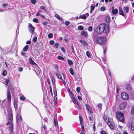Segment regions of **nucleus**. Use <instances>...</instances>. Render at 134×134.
<instances>
[{
    "instance_id": "f257e3e1",
    "label": "nucleus",
    "mask_w": 134,
    "mask_h": 134,
    "mask_svg": "<svg viewBox=\"0 0 134 134\" xmlns=\"http://www.w3.org/2000/svg\"><path fill=\"white\" fill-rule=\"evenodd\" d=\"M105 29V26L103 24H100L96 28H94L95 33L100 34L103 32Z\"/></svg>"
},
{
    "instance_id": "f03ea898",
    "label": "nucleus",
    "mask_w": 134,
    "mask_h": 134,
    "mask_svg": "<svg viewBox=\"0 0 134 134\" xmlns=\"http://www.w3.org/2000/svg\"><path fill=\"white\" fill-rule=\"evenodd\" d=\"M104 119L105 121L107 122L109 126L111 129H113L114 128L113 126L114 123L113 119L111 118H109L106 115L104 116Z\"/></svg>"
},
{
    "instance_id": "7ed1b4c3",
    "label": "nucleus",
    "mask_w": 134,
    "mask_h": 134,
    "mask_svg": "<svg viewBox=\"0 0 134 134\" xmlns=\"http://www.w3.org/2000/svg\"><path fill=\"white\" fill-rule=\"evenodd\" d=\"M97 35H95L94 37L95 40H97V42L100 44H104L105 43L106 38L105 37H99L97 38Z\"/></svg>"
},
{
    "instance_id": "20e7f679",
    "label": "nucleus",
    "mask_w": 134,
    "mask_h": 134,
    "mask_svg": "<svg viewBox=\"0 0 134 134\" xmlns=\"http://www.w3.org/2000/svg\"><path fill=\"white\" fill-rule=\"evenodd\" d=\"M116 114L118 120L122 122L124 121V116L123 113L117 111L116 112Z\"/></svg>"
},
{
    "instance_id": "39448f33",
    "label": "nucleus",
    "mask_w": 134,
    "mask_h": 134,
    "mask_svg": "<svg viewBox=\"0 0 134 134\" xmlns=\"http://www.w3.org/2000/svg\"><path fill=\"white\" fill-rule=\"evenodd\" d=\"M8 119L10 121V122H12L13 119V115L12 114V110L10 108H9L8 110Z\"/></svg>"
},
{
    "instance_id": "423d86ee",
    "label": "nucleus",
    "mask_w": 134,
    "mask_h": 134,
    "mask_svg": "<svg viewBox=\"0 0 134 134\" xmlns=\"http://www.w3.org/2000/svg\"><path fill=\"white\" fill-rule=\"evenodd\" d=\"M121 96L122 99L124 100H127L129 98L128 94L125 92H123L121 93Z\"/></svg>"
},
{
    "instance_id": "0eeeda50",
    "label": "nucleus",
    "mask_w": 134,
    "mask_h": 134,
    "mask_svg": "<svg viewBox=\"0 0 134 134\" xmlns=\"http://www.w3.org/2000/svg\"><path fill=\"white\" fill-rule=\"evenodd\" d=\"M126 103L124 102L121 104L119 105V108L121 110H124L126 105Z\"/></svg>"
},
{
    "instance_id": "6e6552de",
    "label": "nucleus",
    "mask_w": 134,
    "mask_h": 134,
    "mask_svg": "<svg viewBox=\"0 0 134 134\" xmlns=\"http://www.w3.org/2000/svg\"><path fill=\"white\" fill-rule=\"evenodd\" d=\"M7 94V97L8 101L10 103L11 99V96L9 90H8Z\"/></svg>"
},
{
    "instance_id": "1a4fd4ad",
    "label": "nucleus",
    "mask_w": 134,
    "mask_h": 134,
    "mask_svg": "<svg viewBox=\"0 0 134 134\" xmlns=\"http://www.w3.org/2000/svg\"><path fill=\"white\" fill-rule=\"evenodd\" d=\"M29 31L30 32H31L32 33H33L34 31V27L32 26V25L31 24H29Z\"/></svg>"
},
{
    "instance_id": "9d476101",
    "label": "nucleus",
    "mask_w": 134,
    "mask_h": 134,
    "mask_svg": "<svg viewBox=\"0 0 134 134\" xmlns=\"http://www.w3.org/2000/svg\"><path fill=\"white\" fill-rule=\"evenodd\" d=\"M9 125V129L10 130V131H12L13 129V125L12 122H10L9 121L7 123V125Z\"/></svg>"
},
{
    "instance_id": "9b49d317",
    "label": "nucleus",
    "mask_w": 134,
    "mask_h": 134,
    "mask_svg": "<svg viewBox=\"0 0 134 134\" xmlns=\"http://www.w3.org/2000/svg\"><path fill=\"white\" fill-rule=\"evenodd\" d=\"M112 13L113 14V15H116L117 14L118 12V10L117 9H114L113 7H112Z\"/></svg>"
},
{
    "instance_id": "f8f14e48",
    "label": "nucleus",
    "mask_w": 134,
    "mask_h": 134,
    "mask_svg": "<svg viewBox=\"0 0 134 134\" xmlns=\"http://www.w3.org/2000/svg\"><path fill=\"white\" fill-rule=\"evenodd\" d=\"M10 82V79L9 78H8L5 79V82L4 84H5V85L7 86L8 84Z\"/></svg>"
},
{
    "instance_id": "ddd939ff",
    "label": "nucleus",
    "mask_w": 134,
    "mask_h": 134,
    "mask_svg": "<svg viewBox=\"0 0 134 134\" xmlns=\"http://www.w3.org/2000/svg\"><path fill=\"white\" fill-rule=\"evenodd\" d=\"M86 108L87 110L90 113H91V110H92L91 108L90 107L88 104H86Z\"/></svg>"
},
{
    "instance_id": "4468645a",
    "label": "nucleus",
    "mask_w": 134,
    "mask_h": 134,
    "mask_svg": "<svg viewBox=\"0 0 134 134\" xmlns=\"http://www.w3.org/2000/svg\"><path fill=\"white\" fill-rule=\"evenodd\" d=\"M71 99L72 100L73 102L75 104H78V102L76 99L74 97H71Z\"/></svg>"
},
{
    "instance_id": "2eb2a0df",
    "label": "nucleus",
    "mask_w": 134,
    "mask_h": 134,
    "mask_svg": "<svg viewBox=\"0 0 134 134\" xmlns=\"http://www.w3.org/2000/svg\"><path fill=\"white\" fill-rule=\"evenodd\" d=\"M16 119L17 121H19L21 120V117L19 114H17L16 116Z\"/></svg>"
},
{
    "instance_id": "dca6fc26",
    "label": "nucleus",
    "mask_w": 134,
    "mask_h": 134,
    "mask_svg": "<svg viewBox=\"0 0 134 134\" xmlns=\"http://www.w3.org/2000/svg\"><path fill=\"white\" fill-rule=\"evenodd\" d=\"M119 13L120 14L124 16V14L123 12L122 8L121 7H119Z\"/></svg>"
},
{
    "instance_id": "f3484780",
    "label": "nucleus",
    "mask_w": 134,
    "mask_h": 134,
    "mask_svg": "<svg viewBox=\"0 0 134 134\" xmlns=\"http://www.w3.org/2000/svg\"><path fill=\"white\" fill-rule=\"evenodd\" d=\"M29 62L30 63L34 65L36 63L33 61L31 58L30 57L29 58Z\"/></svg>"
},
{
    "instance_id": "a211bd4d",
    "label": "nucleus",
    "mask_w": 134,
    "mask_h": 134,
    "mask_svg": "<svg viewBox=\"0 0 134 134\" xmlns=\"http://www.w3.org/2000/svg\"><path fill=\"white\" fill-rule=\"evenodd\" d=\"M80 42L83 45L86 46L87 45V44L86 42L84 40H80Z\"/></svg>"
},
{
    "instance_id": "6ab92c4d",
    "label": "nucleus",
    "mask_w": 134,
    "mask_h": 134,
    "mask_svg": "<svg viewBox=\"0 0 134 134\" xmlns=\"http://www.w3.org/2000/svg\"><path fill=\"white\" fill-rule=\"evenodd\" d=\"M129 8L127 7H124L123 8V10L126 13H127L129 12Z\"/></svg>"
},
{
    "instance_id": "aec40b11",
    "label": "nucleus",
    "mask_w": 134,
    "mask_h": 134,
    "mask_svg": "<svg viewBox=\"0 0 134 134\" xmlns=\"http://www.w3.org/2000/svg\"><path fill=\"white\" fill-rule=\"evenodd\" d=\"M54 123L55 125H56L57 127H58V124L57 119L54 118Z\"/></svg>"
},
{
    "instance_id": "412c9836",
    "label": "nucleus",
    "mask_w": 134,
    "mask_h": 134,
    "mask_svg": "<svg viewBox=\"0 0 134 134\" xmlns=\"http://www.w3.org/2000/svg\"><path fill=\"white\" fill-rule=\"evenodd\" d=\"M81 34V35H85V36H87V32L84 31H82Z\"/></svg>"
},
{
    "instance_id": "4be33fe9",
    "label": "nucleus",
    "mask_w": 134,
    "mask_h": 134,
    "mask_svg": "<svg viewBox=\"0 0 134 134\" xmlns=\"http://www.w3.org/2000/svg\"><path fill=\"white\" fill-rule=\"evenodd\" d=\"M80 121V123L81 125H82L83 124V119L82 118V117L81 116H79Z\"/></svg>"
},
{
    "instance_id": "5701e85b",
    "label": "nucleus",
    "mask_w": 134,
    "mask_h": 134,
    "mask_svg": "<svg viewBox=\"0 0 134 134\" xmlns=\"http://www.w3.org/2000/svg\"><path fill=\"white\" fill-rule=\"evenodd\" d=\"M56 76L59 79H62V77L60 74L59 73H57L56 74Z\"/></svg>"
},
{
    "instance_id": "b1692460",
    "label": "nucleus",
    "mask_w": 134,
    "mask_h": 134,
    "mask_svg": "<svg viewBox=\"0 0 134 134\" xmlns=\"http://www.w3.org/2000/svg\"><path fill=\"white\" fill-rule=\"evenodd\" d=\"M131 127L132 130L134 131V122H132L131 124Z\"/></svg>"
},
{
    "instance_id": "393cba45",
    "label": "nucleus",
    "mask_w": 134,
    "mask_h": 134,
    "mask_svg": "<svg viewBox=\"0 0 134 134\" xmlns=\"http://www.w3.org/2000/svg\"><path fill=\"white\" fill-rule=\"evenodd\" d=\"M110 19L109 16H107L106 18V21L107 23H109L110 21Z\"/></svg>"
},
{
    "instance_id": "a878e982",
    "label": "nucleus",
    "mask_w": 134,
    "mask_h": 134,
    "mask_svg": "<svg viewBox=\"0 0 134 134\" xmlns=\"http://www.w3.org/2000/svg\"><path fill=\"white\" fill-rule=\"evenodd\" d=\"M55 17L59 19L60 20L62 21V18L60 17L58 14H56L55 15Z\"/></svg>"
},
{
    "instance_id": "bb28decb",
    "label": "nucleus",
    "mask_w": 134,
    "mask_h": 134,
    "mask_svg": "<svg viewBox=\"0 0 134 134\" xmlns=\"http://www.w3.org/2000/svg\"><path fill=\"white\" fill-rule=\"evenodd\" d=\"M28 46L27 45H26L23 48V51H26L28 48Z\"/></svg>"
},
{
    "instance_id": "cd10ccee",
    "label": "nucleus",
    "mask_w": 134,
    "mask_h": 134,
    "mask_svg": "<svg viewBox=\"0 0 134 134\" xmlns=\"http://www.w3.org/2000/svg\"><path fill=\"white\" fill-rule=\"evenodd\" d=\"M68 63L69 65H71L73 63V62H72V61L71 60L69 59L68 60Z\"/></svg>"
},
{
    "instance_id": "c85d7f7f",
    "label": "nucleus",
    "mask_w": 134,
    "mask_h": 134,
    "mask_svg": "<svg viewBox=\"0 0 134 134\" xmlns=\"http://www.w3.org/2000/svg\"><path fill=\"white\" fill-rule=\"evenodd\" d=\"M7 74V72L5 70H4L2 73V75L4 76H5Z\"/></svg>"
},
{
    "instance_id": "c756f323",
    "label": "nucleus",
    "mask_w": 134,
    "mask_h": 134,
    "mask_svg": "<svg viewBox=\"0 0 134 134\" xmlns=\"http://www.w3.org/2000/svg\"><path fill=\"white\" fill-rule=\"evenodd\" d=\"M131 113L132 114H134V106L132 107Z\"/></svg>"
},
{
    "instance_id": "7c9ffc66",
    "label": "nucleus",
    "mask_w": 134,
    "mask_h": 134,
    "mask_svg": "<svg viewBox=\"0 0 134 134\" xmlns=\"http://www.w3.org/2000/svg\"><path fill=\"white\" fill-rule=\"evenodd\" d=\"M69 71H70V74L72 75H74V72H73V69L72 68H70V69H69Z\"/></svg>"
},
{
    "instance_id": "2f4dec72",
    "label": "nucleus",
    "mask_w": 134,
    "mask_h": 134,
    "mask_svg": "<svg viewBox=\"0 0 134 134\" xmlns=\"http://www.w3.org/2000/svg\"><path fill=\"white\" fill-rule=\"evenodd\" d=\"M95 8V7L94 5H91L90 6L91 10H93Z\"/></svg>"
},
{
    "instance_id": "473e14b6",
    "label": "nucleus",
    "mask_w": 134,
    "mask_h": 134,
    "mask_svg": "<svg viewBox=\"0 0 134 134\" xmlns=\"http://www.w3.org/2000/svg\"><path fill=\"white\" fill-rule=\"evenodd\" d=\"M86 54L88 58L91 57V56L89 52L87 51L86 52Z\"/></svg>"
},
{
    "instance_id": "72a5a7b5",
    "label": "nucleus",
    "mask_w": 134,
    "mask_h": 134,
    "mask_svg": "<svg viewBox=\"0 0 134 134\" xmlns=\"http://www.w3.org/2000/svg\"><path fill=\"white\" fill-rule=\"evenodd\" d=\"M71 48L72 52V53L74 54H75V52L74 51L73 46H71Z\"/></svg>"
},
{
    "instance_id": "f704fd0d",
    "label": "nucleus",
    "mask_w": 134,
    "mask_h": 134,
    "mask_svg": "<svg viewBox=\"0 0 134 134\" xmlns=\"http://www.w3.org/2000/svg\"><path fill=\"white\" fill-rule=\"evenodd\" d=\"M78 29L79 30H82L83 29V27L82 26H80L78 27Z\"/></svg>"
},
{
    "instance_id": "c9c22d12",
    "label": "nucleus",
    "mask_w": 134,
    "mask_h": 134,
    "mask_svg": "<svg viewBox=\"0 0 134 134\" xmlns=\"http://www.w3.org/2000/svg\"><path fill=\"white\" fill-rule=\"evenodd\" d=\"M58 59H60L62 60H64V58L62 56H58Z\"/></svg>"
},
{
    "instance_id": "e433bc0d",
    "label": "nucleus",
    "mask_w": 134,
    "mask_h": 134,
    "mask_svg": "<svg viewBox=\"0 0 134 134\" xmlns=\"http://www.w3.org/2000/svg\"><path fill=\"white\" fill-rule=\"evenodd\" d=\"M40 8L41 9H44L45 11H46V9L45 7L43 6H41L40 7Z\"/></svg>"
},
{
    "instance_id": "4c0bfd02",
    "label": "nucleus",
    "mask_w": 134,
    "mask_h": 134,
    "mask_svg": "<svg viewBox=\"0 0 134 134\" xmlns=\"http://www.w3.org/2000/svg\"><path fill=\"white\" fill-rule=\"evenodd\" d=\"M105 8L104 7H102L100 8V10L101 11H103L105 10Z\"/></svg>"
},
{
    "instance_id": "58836bf2",
    "label": "nucleus",
    "mask_w": 134,
    "mask_h": 134,
    "mask_svg": "<svg viewBox=\"0 0 134 134\" xmlns=\"http://www.w3.org/2000/svg\"><path fill=\"white\" fill-rule=\"evenodd\" d=\"M54 95L55 96H57V93L56 90L55 89H54Z\"/></svg>"
},
{
    "instance_id": "ea45409f",
    "label": "nucleus",
    "mask_w": 134,
    "mask_h": 134,
    "mask_svg": "<svg viewBox=\"0 0 134 134\" xmlns=\"http://www.w3.org/2000/svg\"><path fill=\"white\" fill-rule=\"evenodd\" d=\"M53 34L51 33H50L48 35V36L49 38H52L53 37Z\"/></svg>"
},
{
    "instance_id": "a19ab883",
    "label": "nucleus",
    "mask_w": 134,
    "mask_h": 134,
    "mask_svg": "<svg viewBox=\"0 0 134 134\" xmlns=\"http://www.w3.org/2000/svg\"><path fill=\"white\" fill-rule=\"evenodd\" d=\"M33 21L35 23H37L38 21V20L36 18H34L33 19Z\"/></svg>"
},
{
    "instance_id": "79ce46f5",
    "label": "nucleus",
    "mask_w": 134,
    "mask_h": 134,
    "mask_svg": "<svg viewBox=\"0 0 134 134\" xmlns=\"http://www.w3.org/2000/svg\"><path fill=\"white\" fill-rule=\"evenodd\" d=\"M20 99L21 100H24L25 99V98L24 96H21L20 97Z\"/></svg>"
},
{
    "instance_id": "37998d69",
    "label": "nucleus",
    "mask_w": 134,
    "mask_h": 134,
    "mask_svg": "<svg viewBox=\"0 0 134 134\" xmlns=\"http://www.w3.org/2000/svg\"><path fill=\"white\" fill-rule=\"evenodd\" d=\"M88 31H91L92 30V28L91 26H90L88 29Z\"/></svg>"
},
{
    "instance_id": "c03bdc74",
    "label": "nucleus",
    "mask_w": 134,
    "mask_h": 134,
    "mask_svg": "<svg viewBox=\"0 0 134 134\" xmlns=\"http://www.w3.org/2000/svg\"><path fill=\"white\" fill-rule=\"evenodd\" d=\"M33 41L34 42H36L37 41V37H35L33 39Z\"/></svg>"
},
{
    "instance_id": "a18cd8bd",
    "label": "nucleus",
    "mask_w": 134,
    "mask_h": 134,
    "mask_svg": "<svg viewBox=\"0 0 134 134\" xmlns=\"http://www.w3.org/2000/svg\"><path fill=\"white\" fill-rule=\"evenodd\" d=\"M126 89L128 90H130L131 89V87L130 85H127L126 86Z\"/></svg>"
},
{
    "instance_id": "49530a36",
    "label": "nucleus",
    "mask_w": 134,
    "mask_h": 134,
    "mask_svg": "<svg viewBox=\"0 0 134 134\" xmlns=\"http://www.w3.org/2000/svg\"><path fill=\"white\" fill-rule=\"evenodd\" d=\"M14 106L15 108H17V103L15 102V101H14Z\"/></svg>"
},
{
    "instance_id": "de8ad7c7",
    "label": "nucleus",
    "mask_w": 134,
    "mask_h": 134,
    "mask_svg": "<svg viewBox=\"0 0 134 134\" xmlns=\"http://www.w3.org/2000/svg\"><path fill=\"white\" fill-rule=\"evenodd\" d=\"M76 90L78 93L80 91V88L79 87H78L76 89Z\"/></svg>"
},
{
    "instance_id": "09e8293b",
    "label": "nucleus",
    "mask_w": 134,
    "mask_h": 134,
    "mask_svg": "<svg viewBox=\"0 0 134 134\" xmlns=\"http://www.w3.org/2000/svg\"><path fill=\"white\" fill-rule=\"evenodd\" d=\"M82 128V131L84 132V127L83 125H81Z\"/></svg>"
},
{
    "instance_id": "8fccbe9b",
    "label": "nucleus",
    "mask_w": 134,
    "mask_h": 134,
    "mask_svg": "<svg viewBox=\"0 0 134 134\" xmlns=\"http://www.w3.org/2000/svg\"><path fill=\"white\" fill-rule=\"evenodd\" d=\"M55 47L56 48H58L59 46V44L58 43H56L54 44Z\"/></svg>"
},
{
    "instance_id": "3c124183",
    "label": "nucleus",
    "mask_w": 134,
    "mask_h": 134,
    "mask_svg": "<svg viewBox=\"0 0 134 134\" xmlns=\"http://www.w3.org/2000/svg\"><path fill=\"white\" fill-rule=\"evenodd\" d=\"M87 18V17L84 15H82V17H81V18L82 19H86Z\"/></svg>"
},
{
    "instance_id": "603ef678",
    "label": "nucleus",
    "mask_w": 134,
    "mask_h": 134,
    "mask_svg": "<svg viewBox=\"0 0 134 134\" xmlns=\"http://www.w3.org/2000/svg\"><path fill=\"white\" fill-rule=\"evenodd\" d=\"M54 99L55 101V102L56 103H57V98L56 96L54 97Z\"/></svg>"
},
{
    "instance_id": "864d4df0",
    "label": "nucleus",
    "mask_w": 134,
    "mask_h": 134,
    "mask_svg": "<svg viewBox=\"0 0 134 134\" xmlns=\"http://www.w3.org/2000/svg\"><path fill=\"white\" fill-rule=\"evenodd\" d=\"M52 80L53 84L54 85V84H55V81L54 78V77H52Z\"/></svg>"
},
{
    "instance_id": "5fc2aeb1",
    "label": "nucleus",
    "mask_w": 134,
    "mask_h": 134,
    "mask_svg": "<svg viewBox=\"0 0 134 134\" xmlns=\"http://www.w3.org/2000/svg\"><path fill=\"white\" fill-rule=\"evenodd\" d=\"M65 23L66 25L68 26L70 22L69 21H65Z\"/></svg>"
},
{
    "instance_id": "6e6d98bb",
    "label": "nucleus",
    "mask_w": 134,
    "mask_h": 134,
    "mask_svg": "<svg viewBox=\"0 0 134 134\" xmlns=\"http://www.w3.org/2000/svg\"><path fill=\"white\" fill-rule=\"evenodd\" d=\"M18 70L19 71H22L23 70V68L21 67H19V68Z\"/></svg>"
},
{
    "instance_id": "4d7b16f0",
    "label": "nucleus",
    "mask_w": 134,
    "mask_h": 134,
    "mask_svg": "<svg viewBox=\"0 0 134 134\" xmlns=\"http://www.w3.org/2000/svg\"><path fill=\"white\" fill-rule=\"evenodd\" d=\"M31 2L33 4H35L36 2V0H31Z\"/></svg>"
},
{
    "instance_id": "13d9d810",
    "label": "nucleus",
    "mask_w": 134,
    "mask_h": 134,
    "mask_svg": "<svg viewBox=\"0 0 134 134\" xmlns=\"http://www.w3.org/2000/svg\"><path fill=\"white\" fill-rule=\"evenodd\" d=\"M101 134H106V132L104 131H102L100 132Z\"/></svg>"
},
{
    "instance_id": "bf43d9fd",
    "label": "nucleus",
    "mask_w": 134,
    "mask_h": 134,
    "mask_svg": "<svg viewBox=\"0 0 134 134\" xmlns=\"http://www.w3.org/2000/svg\"><path fill=\"white\" fill-rule=\"evenodd\" d=\"M102 105L101 104H99L98 105V107L99 108H101L102 107Z\"/></svg>"
},
{
    "instance_id": "052dcab7",
    "label": "nucleus",
    "mask_w": 134,
    "mask_h": 134,
    "mask_svg": "<svg viewBox=\"0 0 134 134\" xmlns=\"http://www.w3.org/2000/svg\"><path fill=\"white\" fill-rule=\"evenodd\" d=\"M49 88H50V91L51 92V94H53L52 91V87L51 86H50L49 87Z\"/></svg>"
},
{
    "instance_id": "680f3d73",
    "label": "nucleus",
    "mask_w": 134,
    "mask_h": 134,
    "mask_svg": "<svg viewBox=\"0 0 134 134\" xmlns=\"http://www.w3.org/2000/svg\"><path fill=\"white\" fill-rule=\"evenodd\" d=\"M54 41L53 40H51L50 41V44H54Z\"/></svg>"
},
{
    "instance_id": "e2e57ef3",
    "label": "nucleus",
    "mask_w": 134,
    "mask_h": 134,
    "mask_svg": "<svg viewBox=\"0 0 134 134\" xmlns=\"http://www.w3.org/2000/svg\"><path fill=\"white\" fill-rule=\"evenodd\" d=\"M61 50L64 53L65 52V49L63 47H62Z\"/></svg>"
},
{
    "instance_id": "0e129e2a",
    "label": "nucleus",
    "mask_w": 134,
    "mask_h": 134,
    "mask_svg": "<svg viewBox=\"0 0 134 134\" xmlns=\"http://www.w3.org/2000/svg\"><path fill=\"white\" fill-rule=\"evenodd\" d=\"M62 81L63 82L64 85V86H65L66 85V83L64 80H62Z\"/></svg>"
},
{
    "instance_id": "69168bd1",
    "label": "nucleus",
    "mask_w": 134,
    "mask_h": 134,
    "mask_svg": "<svg viewBox=\"0 0 134 134\" xmlns=\"http://www.w3.org/2000/svg\"><path fill=\"white\" fill-rule=\"evenodd\" d=\"M108 70V75H109V76L110 77H111V74L110 72V71L109 70Z\"/></svg>"
},
{
    "instance_id": "338daca9",
    "label": "nucleus",
    "mask_w": 134,
    "mask_h": 134,
    "mask_svg": "<svg viewBox=\"0 0 134 134\" xmlns=\"http://www.w3.org/2000/svg\"><path fill=\"white\" fill-rule=\"evenodd\" d=\"M2 5L3 7H5L8 5V4H3Z\"/></svg>"
},
{
    "instance_id": "774afa93",
    "label": "nucleus",
    "mask_w": 134,
    "mask_h": 134,
    "mask_svg": "<svg viewBox=\"0 0 134 134\" xmlns=\"http://www.w3.org/2000/svg\"><path fill=\"white\" fill-rule=\"evenodd\" d=\"M26 43L27 44H30L31 43V41H27L26 42Z\"/></svg>"
}]
</instances>
